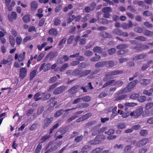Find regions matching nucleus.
Wrapping results in <instances>:
<instances>
[{
	"mask_svg": "<svg viewBox=\"0 0 153 153\" xmlns=\"http://www.w3.org/2000/svg\"><path fill=\"white\" fill-rule=\"evenodd\" d=\"M138 82L137 80H134L129 82L127 87L123 90H121L120 92L121 94H123L129 92L136 86Z\"/></svg>",
	"mask_w": 153,
	"mask_h": 153,
	"instance_id": "1",
	"label": "nucleus"
},
{
	"mask_svg": "<svg viewBox=\"0 0 153 153\" xmlns=\"http://www.w3.org/2000/svg\"><path fill=\"white\" fill-rule=\"evenodd\" d=\"M122 73L123 71H114L109 72L105 75V77L103 78V80L104 81H107L109 79L108 77L109 76L115 75L118 74H121Z\"/></svg>",
	"mask_w": 153,
	"mask_h": 153,
	"instance_id": "2",
	"label": "nucleus"
},
{
	"mask_svg": "<svg viewBox=\"0 0 153 153\" xmlns=\"http://www.w3.org/2000/svg\"><path fill=\"white\" fill-rule=\"evenodd\" d=\"M143 108L141 107H139L137 109L135 112L132 111L130 114L131 116H134L135 118H137L140 116L143 112Z\"/></svg>",
	"mask_w": 153,
	"mask_h": 153,
	"instance_id": "3",
	"label": "nucleus"
},
{
	"mask_svg": "<svg viewBox=\"0 0 153 153\" xmlns=\"http://www.w3.org/2000/svg\"><path fill=\"white\" fill-rule=\"evenodd\" d=\"M66 87L65 86L62 85L56 88L53 92L54 95H58L61 94L64 91Z\"/></svg>",
	"mask_w": 153,
	"mask_h": 153,
	"instance_id": "4",
	"label": "nucleus"
},
{
	"mask_svg": "<svg viewBox=\"0 0 153 153\" xmlns=\"http://www.w3.org/2000/svg\"><path fill=\"white\" fill-rule=\"evenodd\" d=\"M19 76L21 79H24L26 76L27 69L25 68H22L19 70Z\"/></svg>",
	"mask_w": 153,
	"mask_h": 153,
	"instance_id": "5",
	"label": "nucleus"
},
{
	"mask_svg": "<svg viewBox=\"0 0 153 153\" xmlns=\"http://www.w3.org/2000/svg\"><path fill=\"white\" fill-rule=\"evenodd\" d=\"M53 120L52 117L46 118L44 121V124L43 126V128H45L48 127L50 124Z\"/></svg>",
	"mask_w": 153,
	"mask_h": 153,
	"instance_id": "6",
	"label": "nucleus"
},
{
	"mask_svg": "<svg viewBox=\"0 0 153 153\" xmlns=\"http://www.w3.org/2000/svg\"><path fill=\"white\" fill-rule=\"evenodd\" d=\"M149 141L148 138H144L138 141L136 146L142 147L145 145Z\"/></svg>",
	"mask_w": 153,
	"mask_h": 153,
	"instance_id": "7",
	"label": "nucleus"
},
{
	"mask_svg": "<svg viewBox=\"0 0 153 153\" xmlns=\"http://www.w3.org/2000/svg\"><path fill=\"white\" fill-rule=\"evenodd\" d=\"M79 85H75L71 87L68 90V92L71 94H74L79 91Z\"/></svg>",
	"mask_w": 153,
	"mask_h": 153,
	"instance_id": "8",
	"label": "nucleus"
},
{
	"mask_svg": "<svg viewBox=\"0 0 153 153\" xmlns=\"http://www.w3.org/2000/svg\"><path fill=\"white\" fill-rule=\"evenodd\" d=\"M133 25L132 23L131 22L130 20H129L128 22V23H123L122 26V27L124 29H128L130 27H132Z\"/></svg>",
	"mask_w": 153,
	"mask_h": 153,
	"instance_id": "9",
	"label": "nucleus"
},
{
	"mask_svg": "<svg viewBox=\"0 0 153 153\" xmlns=\"http://www.w3.org/2000/svg\"><path fill=\"white\" fill-rule=\"evenodd\" d=\"M17 17V15L16 13L14 12H12L11 14L8 15V19L9 21L11 22L13 21V19H16Z\"/></svg>",
	"mask_w": 153,
	"mask_h": 153,
	"instance_id": "10",
	"label": "nucleus"
},
{
	"mask_svg": "<svg viewBox=\"0 0 153 153\" xmlns=\"http://www.w3.org/2000/svg\"><path fill=\"white\" fill-rule=\"evenodd\" d=\"M105 62V66L107 68H112L114 66V62L112 60Z\"/></svg>",
	"mask_w": 153,
	"mask_h": 153,
	"instance_id": "11",
	"label": "nucleus"
},
{
	"mask_svg": "<svg viewBox=\"0 0 153 153\" xmlns=\"http://www.w3.org/2000/svg\"><path fill=\"white\" fill-rule=\"evenodd\" d=\"M98 140V138L97 136L94 139L89 141L88 142V144L92 145L98 144L99 143V141Z\"/></svg>",
	"mask_w": 153,
	"mask_h": 153,
	"instance_id": "12",
	"label": "nucleus"
},
{
	"mask_svg": "<svg viewBox=\"0 0 153 153\" xmlns=\"http://www.w3.org/2000/svg\"><path fill=\"white\" fill-rule=\"evenodd\" d=\"M57 54L58 52L57 51H55L54 52H51L48 54V57L50 58L51 60H52L54 58L57 56Z\"/></svg>",
	"mask_w": 153,
	"mask_h": 153,
	"instance_id": "13",
	"label": "nucleus"
},
{
	"mask_svg": "<svg viewBox=\"0 0 153 153\" xmlns=\"http://www.w3.org/2000/svg\"><path fill=\"white\" fill-rule=\"evenodd\" d=\"M114 80V82H113L112 86L117 85L118 86V87H121L123 84V82L120 80L115 81V80Z\"/></svg>",
	"mask_w": 153,
	"mask_h": 153,
	"instance_id": "14",
	"label": "nucleus"
},
{
	"mask_svg": "<svg viewBox=\"0 0 153 153\" xmlns=\"http://www.w3.org/2000/svg\"><path fill=\"white\" fill-rule=\"evenodd\" d=\"M93 51L94 52L100 53L102 52L103 49L100 47L96 46L94 47Z\"/></svg>",
	"mask_w": 153,
	"mask_h": 153,
	"instance_id": "15",
	"label": "nucleus"
},
{
	"mask_svg": "<svg viewBox=\"0 0 153 153\" xmlns=\"http://www.w3.org/2000/svg\"><path fill=\"white\" fill-rule=\"evenodd\" d=\"M151 82V80L149 79H143L141 80V83L142 84L144 85H147L149 84Z\"/></svg>",
	"mask_w": 153,
	"mask_h": 153,
	"instance_id": "16",
	"label": "nucleus"
},
{
	"mask_svg": "<svg viewBox=\"0 0 153 153\" xmlns=\"http://www.w3.org/2000/svg\"><path fill=\"white\" fill-rule=\"evenodd\" d=\"M91 72V71L90 70H86L83 71H81L79 77H81L83 76H86L88 75Z\"/></svg>",
	"mask_w": 153,
	"mask_h": 153,
	"instance_id": "17",
	"label": "nucleus"
},
{
	"mask_svg": "<svg viewBox=\"0 0 153 153\" xmlns=\"http://www.w3.org/2000/svg\"><path fill=\"white\" fill-rule=\"evenodd\" d=\"M89 104L87 103H82L78 104L77 105L79 108L81 109L85 108L89 106Z\"/></svg>",
	"mask_w": 153,
	"mask_h": 153,
	"instance_id": "18",
	"label": "nucleus"
},
{
	"mask_svg": "<svg viewBox=\"0 0 153 153\" xmlns=\"http://www.w3.org/2000/svg\"><path fill=\"white\" fill-rule=\"evenodd\" d=\"M100 36L104 38H111L112 37L110 34L105 32H103L100 33Z\"/></svg>",
	"mask_w": 153,
	"mask_h": 153,
	"instance_id": "19",
	"label": "nucleus"
},
{
	"mask_svg": "<svg viewBox=\"0 0 153 153\" xmlns=\"http://www.w3.org/2000/svg\"><path fill=\"white\" fill-rule=\"evenodd\" d=\"M143 35L146 36H151L153 35V32L151 31L148 30H146L143 31Z\"/></svg>",
	"mask_w": 153,
	"mask_h": 153,
	"instance_id": "20",
	"label": "nucleus"
},
{
	"mask_svg": "<svg viewBox=\"0 0 153 153\" xmlns=\"http://www.w3.org/2000/svg\"><path fill=\"white\" fill-rule=\"evenodd\" d=\"M38 6V4L36 1H33L30 4V7L32 10L36 9Z\"/></svg>",
	"mask_w": 153,
	"mask_h": 153,
	"instance_id": "21",
	"label": "nucleus"
},
{
	"mask_svg": "<svg viewBox=\"0 0 153 153\" xmlns=\"http://www.w3.org/2000/svg\"><path fill=\"white\" fill-rule=\"evenodd\" d=\"M104 65L105 66V62L101 61L97 62L95 64V67L96 68L102 67Z\"/></svg>",
	"mask_w": 153,
	"mask_h": 153,
	"instance_id": "22",
	"label": "nucleus"
},
{
	"mask_svg": "<svg viewBox=\"0 0 153 153\" xmlns=\"http://www.w3.org/2000/svg\"><path fill=\"white\" fill-rule=\"evenodd\" d=\"M49 33L50 35L52 36L56 35L57 34V31L56 29L53 28L50 30L49 31Z\"/></svg>",
	"mask_w": 153,
	"mask_h": 153,
	"instance_id": "23",
	"label": "nucleus"
},
{
	"mask_svg": "<svg viewBox=\"0 0 153 153\" xmlns=\"http://www.w3.org/2000/svg\"><path fill=\"white\" fill-rule=\"evenodd\" d=\"M146 56V54H141L138 56H136L133 58V60L140 59L145 57Z\"/></svg>",
	"mask_w": 153,
	"mask_h": 153,
	"instance_id": "24",
	"label": "nucleus"
},
{
	"mask_svg": "<svg viewBox=\"0 0 153 153\" xmlns=\"http://www.w3.org/2000/svg\"><path fill=\"white\" fill-rule=\"evenodd\" d=\"M83 137L82 135L77 136L74 139V141L76 143H79L81 142L83 140Z\"/></svg>",
	"mask_w": 153,
	"mask_h": 153,
	"instance_id": "25",
	"label": "nucleus"
},
{
	"mask_svg": "<svg viewBox=\"0 0 153 153\" xmlns=\"http://www.w3.org/2000/svg\"><path fill=\"white\" fill-rule=\"evenodd\" d=\"M153 107V102H149L147 103L145 106V108L146 110H148Z\"/></svg>",
	"mask_w": 153,
	"mask_h": 153,
	"instance_id": "26",
	"label": "nucleus"
},
{
	"mask_svg": "<svg viewBox=\"0 0 153 153\" xmlns=\"http://www.w3.org/2000/svg\"><path fill=\"white\" fill-rule=\"evenodd\" d=\"M102 11L104 13L110 12L112 11L111 8L109 7H106L103 8L102 9Z\"/></svg>",
	"mask_w": 153,
	"mask_h": 153,
	"instance_id": "27",
	"label": "nucleus"
},
{
	"mask_svg": "<svg viewBox=\"0 0 153 153\" xmlns=\"http://www.w3.org/2000/svg\"><path fill=\"white\" fill-rule=\"evenodd\" d=\"M9 39L11 46L12 47H14L15 44V40L13 37L10 35L9 36Z\"/></svg>",
	"mask_w": 153,
	"mask_h": 153,
	"instance_id": "28",
	"label": "nucleus"
},
{
	"mask_svg": "<svg viewBox=\"0 0 153 153\" xmlns=\"http://www.w3.org/2000/svg\"><path fill=\"white\" fill-rule=\"evenodd\" d=\"M64 110L63 109H60L57 111L54 114V116L55 117H58L64 112Z\"/></svg>",
	"mask_w": 153,
	"mask_h": 153,
	"instance_id": "29",
	"label": "nucleus"
},
{
	"mask_svg": "<svg viewBox=\"0 0 153 153\" xmlns=\"http://www.w3.org/2000/svg\"><path fill=\"white\" fill-rule=\"evenodd\" d=\"M36 70H34L30 72V80H31L34 77L36 72Z\"/></svg>",
	"mask_w": 153,
	"mask_h": 153,
	"instance_id": "30",
	"label": "nucleus"
},
{
	"mask_svg": "<svg viewBox=\"0 0 153 153\" xmlns=\"http://www.w3.org/2000/svg\"><path fill=\"white\" fill-rule=\"evenodd\" d=\"M128 47V45L125 44H121L117 45V48L118 49H123Z\"/></svg>",
	"mask_w": 153,
	"mask_h": 153,
	"instance_id": "31",
	"label": "nucleus"
},
{
	"mask_svg": "<svg viewBox=\"0 0 153 153\" xmlns=\"http://www.w3.org/2000/svg\"><path fill=\"white\" fill-rule=\"evenodd\" d=\"M81 71L79 69H77L74 71L72 73V74L74 76H78L79 75L80 76Z\"/></svg>",
	"mask_w": 153,
	"mask_h": 153,
	"instance_id": "32",
	"label": "nucleus"
},
{
	"mask_svg": "<svg viewBox=\"0 0 153 153\" xmlns=\"http://www.w3.org/2000/svg\"><path fill=\"white\" fill-rule=\"evenodd\" d=\"M82 98V100L85 102H88L91 100V97L89 96H85Z\"/></svg>",
	"mask_w": 153,
	"mask_h": 153,
	"instance_id": "33",
	"label": "nucleus"
},
{
	"mask_svg": "<svg viewBox=\"0 0 153 153\" xmlns=\"http://www.w3.org/2000/svg\"><path fill=\"white\" fill-rule=\"evenodd\" d=\"M89 146L88 145H85L82 149L81 152L79 153H87V149H88Z\"/></svg>",
	"mask_w": 153,
	"mask_h": 153,
	"instance_id": "34",
	"label": "nucleus"
},
{
	"mask_svg": "<svg viewBox=\"0 0 153 153\" xmlns=\"http://www.w3.org/2000/svg\"><path fill=\"white\" fill-rule=\"evenodd\" d=\"M140 134L141 136H145L148 134V131L146 130H141L140 132Z\"/></svg>",
	"mask_w": 153,
	"mask_h": 153,
	"instance_id": "35",
	"label": "nucleus"
},
{
	"mask_svg": "<svg viewBox=\"0 0 153 153\" xmlns=\"http://www.w3.org/2000/svg\"><path fill=\"white\" fill-rule=\"evenodd\" d=\"M121 32L122 31L120 30L118 28H116L113 30L112 33L115 34L120 35Z\"/></svg>",
	"mask_w": 153,
	"mask_h": 153,
	"instance_id": "36",
	"label": "nucleus"
},
{
	"mask_svg": "<svg viewBox=\"0 0 153 153\" xmlns=\"http://www.w3.org/2000/svg\"><path fill=\"white\" fill-rule=\"evenodd\" d=\"M50 135L48 134H46L43 136L41 139V143H44L48 140L50 137Z\"/></svg>",
	"mask_w": 153,
	"mask_h": 153,
	"instance_id": "37",
	"label": "nucleus"
},
{
	"mask_svg": "<svg viewBox=\"0 0 153 153\" xmlns=\"http://www.w3.org/2000/svg\"><path fill=\"white\" fill-rule=\"evenodd\" d=\"M102 150V148H98L93 150L91 151V153H100Z\"/></svg>",
	"mask_w": 153,
	"mask_h": 153,
	"instance_id": "38",
	"label": "nucleus"
},
{
	"mask_svg": "<svg viewBox=\"0 0 153 153\" xmlns=\"http://www.w3.org/2000/svg\"><path fill=\"white\" fill-rule=\"evenodd\" d=\"M23 19L25 22L26 23L29 22L30 20L29 16L28 15L24 16Z\"/></svg>",
	"mask_w": 153,
	"mask_h": 153,
	"instance_id": "39",
	"label": "nucleus"
},
{
	"mask_svg": "<svg viewBox=\"0 0 153 153\" xmlns=\"http://www.w3.org/2000/svg\"><path fill=\"white\" fill-rule=\"evenodd\" d=\"M69 65L68 63L64 64L62 66V67L59 68V71L61 72L64 71L65 69L67 68L68 67Z\"/></svg>",
	"mask_w": 153,
	"mask_h": 153,
	"instance_id": "40",
	"label": "nucleus"
},
{
	"mask_svg": "<svg viewBox=\"0 0 153 153\" xmlns=\"http://www.w3.org/2000/svg\"><path fill=\"white\" fill-rule=\"evenodd\" d=\"M62 132L60 130L58 131H57L55 134L56 138V139H61L62 137Z\"/></svg>",
	"mask_w": 153,
	"mask_h": 153,
	"instance_id": "41",
	"label": "nucleus"
},
{
	"mask_svg": "<svg viewBox=\"0 0 153 153\" xmlns=\"http://www.w3.org/2000/svg\"><path fill=\"white\" fill-rule=\"evenodd\" d=\"M132 147L131 145H128L125 148L124 152L125 153H127L129 151L131 150L132 149Z\"/></svg>",
	"mask_w": 153,
	"mask_h": 153,
	"instance_id": "42",
	"label": "nucleus"
},
{
	"mask_svg": "<svg viewBox=\"0 0 153 153\" xmlns=\"http://www.w3.org/2000/svg\"><path fill=\"white\" fill-rule=\"evenodd\" d=\"M128 52V50H121L118 51L117 54L118 55H123L124 54Z\"/></svg>",
	"mask_w": 153,
	"mask_h": 153,
	"instance_id": "43",
	"label": "nucleus"
},
{
	"mask_svg": "<svg viewBox=\"0 0 153 153\" xmlns=\"http://www.w3.org/2000/svg\"><path fill=\"white\" fill-rule=\"evenodd\" d=\"M96 123V121H95L88 122L86 124L85 127L86 128H88L92 125L95 124Z\"/></svg>",
	"mask_w": 153,
	"mask_h": 153,
	"instance_id": "44",
	"label": "nucleus"
},
{
	"mask_svg": "<svg viewBox=\"0 0 153 153\" xmlns=\"http://www.w3.org/2000/svg\"><path fill=\"white\" fill-rule=\"evenodd\" d=\"M138 100L140 102H144L146 100V97L145 96H142L139 97Z\"/></svg>",
	"mask_w": 153,
	"mask_h": 153,
	"instance_id": "45",
	"label": "nucleus"
},
{
	"mask_svg": "<svg viewBox=\"0 0 153 153\" xmlns=\"http://www.w3.org/2000/svg\"><path fill=\"white\" fill-rule=\"evenodd\" d=\"M59 83L58 82H56L55 83L52 84L50 87L49 88L48 90L50 91L56 87L59 84Z\"/></svg>",
	"mask_w": 153,
	"mask_h": 153,
	"instance_id": "46",
	"label": "nucleus"
},
{
	"mask_svg": "<svg viewBox=\"0 0 153 153\" xmlns=\"http://www.w3.org/2000/svg\"><path fill=\"white\" fill-rule=\"evenodd\" d=\"M117 126L118 128L122 129L125 128L126 125L124 123H119L117 125Z\"/></svg>",
	"mask_w": 153,
	"mask_h": 153,
	"instance_id": "47",
	"label": "nucleus"
},
{
	"mask_svg": "<svg viewBox=\"0 0 153 153\" xmlns=\"http://www.w3.org/2000/svg\"><path fill=\"white\" fill-rule=\"evenodd\" d=\"M114 82V80H111L110 81H109L108 82H106L103 85L102 88H105L107 87V86L110 85L112 86V84L113 82Z\"/></svg>",
	"mask_w": 153,
	"mask_h": 153,
	"instance_id": "48",
	"label": "nucleus"
},
{
	"mask_svg": "<svg viewBox=\"0 0 153 153\" xmlns=\"http://www.w3.org/2000/svg\"><path fill=\"white\" fill-rule=\"evenodd\" d=\"M114 132V130L113 129H111L108 130V131H105V134H107L108 135L110 136L111 135L113 134Z\"/></svg>",
	"mask_w": 153,
	"mask_h": 153,
	"instance_id": "49",
	"label": "nucleus"
},
{
	"mask_svg": "<svg viewBox=\"0 0 153 153\" xmlns=\"http://www.w3.org/2000/svg\"><path fill=\"white\" fill-rule=\"evenodd\" d=\"M134 30L136 32L139 33H142L143 31V29L141 27H139L135 28Z\"/></svg>",
	"mask_w": 153,
	"mask_h": 153,
	"instance_id": "50",
	"label": "nucleus"
},
{
	"mask_svg": "<svg viewBox=\"0 0 153 153\" xmlns=\"http://www.w3.org/2000/svg\"><path fill=\"white\" fill-rule=\"evenodd\" d=\"M123 111H121V113H120V114H122V116L123 118L127 117L129 115V113L128 112H126V111H125L123 113Z\"/></svg>",
	"mask_w": 153,
	"mask_h": 153,
	"instance_id": "51",
	"label": "nucleus"
},
{
	"mask_svg": "<svg viewBox=\"0 0 153 153\" xmlns=\"http://www.w3.org/2000/svg\"><path fill=\"white\" fill-rule=\"evenodd\" d=\"M57 79L56 76H53L49 80L48 82L50 83H51L55 82Z\"/></svg>",
	"mask_w": 153,
	"mask_h": 153,
	"instance_id": "52",
	"label": "nucleus"
},
{
	"mask_svg": "<svg viewBox=\"0 0 153 153\" xmlns=\"http://www.w3.org/2000/svg\"><path fill=\"white\" fill-rule=\"evenodd\" d=\"M75 17L74 15H71L70 16L68 17L67 21V23H69L71 22L75 18Z\"/></svg>",
	"mask_w": 153,
	"mask_h": 153,
	"instance_id": "53",
	"label": "nucleus"
},
{
	"mask_svg": "<svg viewBox=\"0 0 153 153\" xmlns=\"http://www.w3.org/2000/svg\"><path fill=\"white\" fill-rule=\"evenodd\" d=\"M143 94L148 96H150L152 95V93L149 90H144L143 91Z\"/></svg>",
	"mask_w": 153,
	"mask_h": 153,
	"instance_id": "54",
	"label": "nucleus"
},
{
	"mask_svg": "<svg viewBox=\"0 0 153 153\" xmlns=\"http://www.w3.org/2000/svg\"><path fill=\"white\" fill-rule=\"evenodd\" d=\"M38 126L37 123H34L30 127V131H32L35 130L37 128Z\"/></svg>",
	"mask_w": 153,
	"mask_h": 153,
	"instance_id": "55",
	"label": "nucleus"
},
{
	"mask_svg": "<svg viewBox=\"0 0 153 153\" xmlns=\"http://www.w3.org/2000/svg\"><path fill=\"white\" fill-rule=\"evenodd\" d=\"M137 104L134 102H126L125 105L126 106L133 107L136 105Z\"/></svg>",
	"mask_w": 153,
	"mask_h": 153,
	"instance_id": "56",
	"label": "nucleus"
},
{
	"mask_svg": "<svg viewBox=\"0 0 153 153\" xmlns=\"http://www.w3.org/2000/svg\"><path fill=\"white\" fill-rule=\"evenodd\" d=\"M92 115V114L91 113L89 112L85 114L83 116L84 119H85V120H86L91 117Z\"/></svg>",
	"mask_w": 153,
	"mask_h": 153,
	"instance_id": "57",
	"label": "nucleus"
},
{
	"mask_svg": "<svg viewBox=\"0 0 153 153\" xmlns=\"http://www.w3.org/2000/svg\"><path fill=\"white\" fill-rule=\"evenodd\" d=\"M139 96V94H138L135 93L132 94L130 97L131 99H135L137 98Z\"/></svg>",
	"mask_w": 153,
	"mask_h": 153,
	"instance_id": "58",
	"label": "nucleus"
},
{
	"mask_svg": "<svg viewBox=\"0 0 153 153\" xmlns=\"http://www.w3.org/2000/svg\"><path fill=\"white\" fill-rule=\"evenodd\" d=\"M127 97V95L126 94L117 97V98H116L115 100H121L126 98Z\"/></svg>",
	"mask_w": 153,
	"mask_h": 153,
	"instance_id": "59",
	"label": "nucleus"
},
{
	"mask_svg": "<svg viewBox=\"0 0 153 153\" xmlns=\"http://www.w3.org/2000/svg\"><path fill=\"white\" fill-rule=\"evenodd\" d=\"M116 52V50L114 48H111L108 50V52L109 54L111 55L114 54Z\"/></svg>",
	"mask_w": 153,
	"mask_h": 153,
	"instance_id": "60",
	"label": "nucleus"
},
{
	"mask_svg": "<svg viewBox=\"0 0 153 153\" xmlns=\"http://www.w3.org/2000/svg\"><path fill=\"white\" fill-rule=\"evenodd\" d=\"M82 100V97L79 98L75 100L73 102V104H76L80 102Z\"/></svg>",
	"mask_w": 153,
	"mask_h": 153,
	"instance_id": "61",
	"label": "nucleus"
},
{
	"mask_svg": "<svg viewBox=\"0 0 153 153\" xmlns=\"http://www.w3.org/2000/svg\"><path fill=\"white\" fill-rule=\"evenodd\" d=\"M108 20L104 18H102L100 19V22L103 24H107L108 23Z\"/></svg>",
	"mask_w": 153,
	"mask_h": 153,
	"instance_id": "62",
	"label": "nucleus"
},
{
	"mask_svg": "<svg viewBox=\"0 0 153 153\" xmlns=\"http://www.w3.org/2000/svg\"><path fill=\"white\" fill-rule=\"evenodd\" d=\"M152 14V12L148 10L145 11L143 12V15L144 16H149Z\"/></svg>",
	"mask_w": 153,
	"mask_h": 153,
	"instance_id": "63",
	"label": "nucleus"
},
{
	"mask_svg": "<svg viewBox=\"0 0 153 153\" xmlns=\"http://www.w3.org/2000/svg\"><path fill=\"white\" fill-rule=\"evenodd\" d=\"M16 43L17 45H19L21 42L22 39L21 37L17 36L16 39Z\"/></svg>",
	"mask_w": 153,
	"mask_h": 153,
	"instance_id": "64",
	"label": "nucleus"
}]
</instances>
